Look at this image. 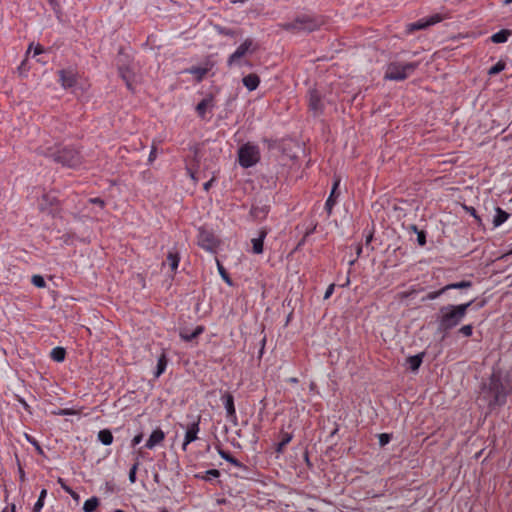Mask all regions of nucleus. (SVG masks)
<instances>
[{
	"label": "nucleus",
	"mask_w": 512,
	"mask_h": 512,
	"mask_svg": "<svg viewBox=\"0 0 512 512\" xmlns=\"http://www.w3.org/2000/svg\"><path fill=\"white\" fill-rule=\"evenodd\" d=\"M512 386L508 373L500 368H493L487 381L481 384L480 400L487 403L490 411L502 407L507 402V396L511 393Z\"/></svg>",
	"instance_id": "1"
},
{
	"label": "nucleus",
	"mask_w": 512,
	"mask_h": 512,
	"mask_svg": "<svg viewBox=\"0 0 512 512\" xmlns=\"http://www.w3.org/2000/svg\"><path fill=\"white\" fill-rule=\"evenodd\" d=\"M473 303L474 299H471L462 304H448L440 307L436 315L437 332L445 338L452 329L463 321Z\"/></svg>",
	"instance_id": "2"
},
{
	"label": "nucleus",
	"mask_w": 512,
	"mask_h": 512,
	"mask_svg": "<svg viewBox=\"0 0 512 512\" xmlns=\"http://www.w3.org/2000/svg\"><path fill=\"white\" fill-rule=\"evenodd\" d=\"M46 157L54 162L60 163L68 168H77L82 164L83 156L81 152L72 145L63 147L48 148L42 152Z\"/></svg>",
	"instance_id": "3"
},
{
	"label": "nucleus",
	"mask_w": 512,
	"mask_h": 512,
	"mask_svg": "<svg viewBox=\"0 0 512 512\" xmlns=\"http://www.w3.org/2000/svg\"><path fill=\"white\" fill-rule=\"evenodd\" d=\"M326 23L325 17L314 14H300L292 21L281 24L282 29L294 33H311L319 30Z\"/></svg>",
	"instance_id": "4"
},
{
	"label": "nucleus",
	"mask_w": 512,
	"mask_h": 512,
	"mask_svg": "<svg viewBox=\"0 0 512 512\" xmlns=\"http://www.w3.org/2000/svg\"><path fill=\"white\" fill-rule=\"evenodd\" d=\"M419 66V62H391L388 64L384 79L403 81L407 79Z\"/></svg>",
	"instance_id": "5"
},
{
	"label": "nucleus",
	"mask_w": 512,
	"mask_h": 512,
	"mask_svg": "<svg viewBox=\"0 0 512 512\" xmlns=\"http://www.w3.org/2000/svg\"><path fill=\"white\" fill-rule=\"evenodd\" d=\"M261 158L260 148L252 143H245L238 149V162L243 168L255 166Z\"/></svg>",
	"instance_id": "6"
},
{
	"label": "nucleus",
	"mask_w": 512,
	"mask_h": 512,
	"mask_svg": "<svg viewBox=\"0 0 512 512\" xmlns=\"http://www.w3.org/2000/svg\"><path fill=\"white\" fill-rule=\"evenodd\" d=\"M132 60L130 56L120 51L116 59V65L119 76L124 80L129 90H133L134 71L131 67Z\"/></svg>",
	"instance_id": "7"
},
{
	"label": "nucleus",
	"mask_w": 512,
	"mask_h": 512,
	"mask_svg": "<svg viewBox=\"0 0 512 512\" xmlns=\"http://www.w3.org/2000/svg\"><path fill=\"white\" fill-rule=\"evenodd\" d=\"M197 243L201 248L207 251H214L217 248L219 241L213 231L201 227L198 230Z\"/></svg>",
	"instance_id": "8"
},
{
	"label": "nucleus",
	"mask_w": 512,
	"mask_h": 512,
	"mask_svg": "<svg viewBox=\"0 0 512 512\" xmlns=\"http://www.w3.org/2000/svg\"><path fill=\"white\" fill-rule=\"evenodd\" d=\"M257 50V45L254 43V41L251 38H247L238 48L235 50L234 53H232L228 60L227 65L232 66L234 64H237L239 60L244 57L246 54L254 53Z\"/></svg>",
	"instance_id": "9"
},
{
	"label": "nucleus",
	"mask_w": 512,
	"mask_h": 512,
	"mask_svg": "<svg viewBox=\"0 0 512 512\" xmlns=\"http://www.w3.org/2000/svg\"><path fill=\"white\" fill-rule=\"evenodd\" d=\"M472 287V282L463 280L456 283H450L442 287L437 291L429 292L426 296L423 297V301L425 300H435L441 295L447 294L450 290H467Z\"/></svg>",
	"instance_id": "10"
},
{
	"label": "nucleus",
	"mask_w": 512,
	"mask_h": 512,
	"mask_svg": "<svg viewBox=\"0 0 512 512\" xmlns=\"http://www.w3.org/2000/svg\"><path fill=\"white\" fill-rule=\"evenodd\" d=\"M308 107L314 117H319L324 113L325 103L322 95L317 89H310L308 92Z\"/></svg>",
	"instance_id": "11"
},
{
	"label": "nucleus",
	"mask_w": 512,
	"mask_h": 512,
	"mask_svg": "<svg viewBox=\"0 0 512 512\" xmlns=\"http://www.w3.org/2000/svg\"><path fill=\"white\" fill-rule=\"evenodd\" d=\"M442 17L439 14L432 15L426 19H420L416 22L409 23L406 27L408 34H412L415 31L426 29L436 23H439Z\"/></svg>",
	"instance_id": "12"
},
{
	"label": "nucleus",
	"mask_w": 512,
	"mask_h": 512,
	"mask_svg": "<svg viewBox=\"0 0 512 512\" xmlns=\"http://www.w3.org/2000/svg\"><path fill=\"white\" fill-rule=\"evenodd\" d=\"M221 401L224 405V408L226 410V417L234 424L237 425V414H236V408L234 404V397L231 393L225 392L221 396Z\"/></svg>",
	"instance_id": "13"
},
{
	"label": "nucleus",
	"mask_w": 512,
	"mask_h": 512,
	"mask_svg": "<svg viewBox=\"0 0 512 512\" xmlns=\"http://www.w3.org/2000/svg\"><path fill=\"white\" fill-rule=\"evenodd\" d=\"M270 212V205L258 200L252 204L250 215L254 220H264Z\"/></svg>",
	"instance_id": "14"
},
{
	"label": "nucleus",
	"mask_w": 512,
	"mask_h": 512,
	"mask_svg": "<svg viewBox=\"0 0 512 512\" xmlns=\"http://www.w3.org/2000/svg\"><path fill=\"white\" fill-rule=\"evenodd\" d=\"M199 424H200V420L198 419L197 421H194V422H192L191 424H189L187 426L185 437H184V441H183V444H182V450L183 451L187 450V446L191 442H194L195 440L198 439V433L200 431Z\"/></svg>",
	"instance_id": "15"
},
{
	"label": "nucleus",
	"mask_w": 512,
	"mask_h": 512,
	"mask_svg": "<svg viewBox=\"0 0 512 512\" xmlns=\"http://www.w3.org/2000/svg\"><path fill=\"white\" fill-rule=\"evenodd\" d=\"M340 184V180L337 179L332 187V190L330 192V195L328 196L326 202H325V210L327 211V214L330 216L332 214L333 207L335 206L337 202V198L339 196V192H337L338 187Z\"/></svg>",
	"instance_id": "16"
},
{
	"label": "nucleus",
	"mask_w": 512,
	"mask_h": 512,
	"mask_svg": "<svg viewBox=\"0 0 512 512\" xmlns=\"http://www.w3.org/2000/svg\"><path fill=\"white\" fill-rule=\"evenodd\" d=\"M204 330L205 328L202 325H198L193 331H189L188 328H183L180 330L179 336L184 342H191L200 336Z\"/></svg>",
	"instance_id": "17"
},
{
	"label": "nucleus",
	"mask_w": 512,
	"mask_h": 512,
	"mask_svg": "<svg viewBox=\"0 0 512 512\" xmlns=\"http://www.w3.org/2000/svg\"><path fill=\"white\" fill-rule=\"evenodd\" d=\"M165 439V433L160 428L155 429L145 443L147 449H153Z\"/></svg>",
	"instance_id": "18"
},
{
	"label": "nucleus",
	"mask_w": 512,
	"mask_h": 512,
	"mask_svg": "<svg viewBox=\"0 0 512 512\" xmlns=\"http://www.w3.org/2000/svg\"><path fill=\"white\" fill-rule=\"evenodd\" d=\"M59 74H60L61 85L64 88L67 89V88H72L75 86L77 79H76L75 74L72 71L61 70L59 72Z\"/></svg>",
	"instance_id": "19"
},
{
	"label": "nucleus",
	"mask_w": 512,
	"mask_h": 512,
	"mask_svg": "<svg viewBox=\"0 0 512 512\" xmlns=\"http://www.w3.org/2000/svg\"><path fill=\"white\" fill-rule=\"evenodd\" d=\"M57 205H58V199L55 195H53L51 193L43 194V196L39 202V207L42 211H48L49 208H52Z\"/></svg>",
	"instance_id": "20"
},
{
	"label": "nucleus",
	"mask_w": 512,
	"mask_h": 512,
	"mask_svg": "<svg viewBox=\"0 0 512 512\" xmlns=\"http://www.w3.org/2000/svg\"><path fill=\"white\" fill-rule=\"evenodd\" d=\"M267 234H268L267 229L262 228L259 231V236L257 238H253L251 240L253 253L261 254L263 252L264 239L266 238Z\"/></svg>",
	"instance_id": "21"
},
{
	"label": "nucleus",
	"mask_w": 512,
	"mask_h": 512,
	"mask_svg": "<svg viewBox=\"0 0 512 512\" xmlns=\"http://www.w3.org/2000/svg\"><path fill=\"white\" fill-rule=\"evenodd\" d=\"M216 448L221 458H223L224 460H226L227 462H229L230 464L237 468L247 470V466L240 462L238 459H236L234 456H232L228 451L223 450L221 447Z\"/></svg>",
	"instance_id": "22"
},
{
	"label": "nucleus",
	"mask_w": 512,
	"mask_h": 512,
	"mask_svg": "<svg viewBox=\"0 0 512 512\" xmlns=\"http://www.w3.org/2000/svg\"><path fill=\"white\" fill-rule=\"evenodd\" d=\"M243 85L249 90L254 91L260 84V78L257 74L251 73L242 79Z\"/></svg>",
	"instance_id": "23"
},
{
	"label": "nucleus",
	"mask_w": 512,
	"mask_h": 512,
	"mask_svg": "<svg viewBox=\"0 0 512 512\" xmlns=\"http://www.w3.org/2000/svg\"><path fill=\"white\" fill-rule=\"evenodd\" d=\"M180 261V255L177 250H170L166 256V262L173 273L176 272Z\"/></svg>",
	"instance_id": "24"
},
{
	"label": "nucleus",
	"mask_w": 512,
	"mask_h": 512,
	"mask_svg": "<svg viewBox=\"0 0 512 512\" xmlns=\"http://www.w3.org/2000/svg\"><path fill=\"white\" fill-rule=\"evenodd\" d=\"M424 355H425V353L421 352L419 354H416V355H413V356H409L407 358L406 361H407L411 371H413V372L418 371L419 367L421 366V364L423 362Z\"/></svg>",
	"instance_id": "25"
},
{
	"label": "nucleus",
	"mask_w": 512,
	"mask_h": 512,
	"mask_svg": "<svg viewBox=\"0 0 512 512\" xmlns=\"http://www.w3.org/2000/svg\"><path fill=\"white\" fill-rule=\"evenodd\" d=\"M509 216L510 215L508 212L504 211L500 207H496L495 216L493 218L494 227H499L500 225H502L509 218Z\"/></svg>",
	"instance_id": "26"
},
{
	"label": "nucleus",
	"mask_w": 512,
	"mask_h": 512,
	"mask_svg": "<svg viewBox=\"0 0 512 512\" xmlns=\"http://www.w3.org/2000/svg\"><path fill=\"white\" fill-rule=\"evenodd\" d=\"M213 99L211 97L202 99L196 106L198 115L202 118L205 117L206 111L209 107H212Z\"/></svg>",
	"instance_id": "27"
},
{
	"label": "nucleus",
	"mask_w": 512,
	"mask_h": 512,
	"mask_svg": "<svg viewBox=\"0 0 512 512\" xmlns=\"http://www.w3.org/2000/svg\"><path fill=\"white\" fill-rule=\"evenodd\" d=\"M97 439L105 446L113 443V434L109 429H102L97 434Z\"/></svg>",
	"instance_id": "28"
},
{
	"label": "nucleus",
	"mask_w": 512,
	"mask_h": 512,
	"mask_svg": "<svg viewBox=\"0 0 512 512\" xmlns=\"http://www.w3.org/2000/svg\"><path fill=\"white\" fill-rule=\"evenodd\" d=\"M511 34H512V31H510V30H507V29L500 30L491 36V41L493 43H497V44L505 43L508 41V38Z\"/></svg>",
	"instance_id": "29"
},
{
	"label": "nucleus",
	"mask_w": 512,
	"mask_h": 512,
	"mask_svg": "<svg viewBox=\"0 0 512 512\" xmlns=\"http://www.w3.org/2000/svg\"><path fill=\"white\" fill-rule=\"evenodd\" d=\"M220 471L217 469H210L205 471L204 473H197L195 474L196 479L204 480V481H211L212 478H218L220 477Z\"/></svg>",
	"instance_id": "30"
},
{
	"label": "nucleus",
	"mask_w": 512,
	"mask_h": 512,
	"mask_svg": "<svg viewBox=\"0 0 512 512\" xmlns=\"http://www.w3.org/2000/svg\"><path fill=\"white\" fill-rule=\"evenodd\" d=\"M167 357L165 353H162L157 361L156 371H155V377L158 378L161 374H163L167 367Z\"/></svg>",
	"instance_id": "31"
},
{
	"label": "nucleus",
	"mask_w": 512,
	"mask_h": 512,
	"mask_svg": "<svg viewBox=\"0 0 512 512\" xmlns=\"http://www.w3.org/2000/svg\"><path fill=\"white\" fill-rule=\"evenodd\" d=\"M66 351L63 347H55L51 350L50 357L55 362H63L65 360Z\"/></svg>",
	"instance_id": "32"
},
{
	"label": "nucleus",
	"mask_w": 512,
	"mask_h": 512,
	"mask_svg": "<svg viewBox=\"0 0 512 512\" xmlns=\"http://www.w3.org/2000/svg\"><path fill=\"white\" fill-rule=\"evenodd\" d=\"M98 506H99V499L97 497L93 496L84 502L83 511L84 512H94Z\"/></svg>",
	"instance_id": "33"
},
{
	"label": "nucleus",
	"mask_w": 512,
	"mask_h": 512,
	"mask_svg": "<svg viewBox=\"0 0 512 512\" xmlns=\"http://www.w3.org/2000/svg\"><path fill=\"white\" fill-rule=\"evenodd\" d=\"M505 67H506V63L504 61L500 60L488 70V75L489 76L497 75L500 72H502L505 69Z\"/></svg>",
	"instance_id": "34"
},
{
	"label": "nucleus",
	"mask_w": 512,
	"mask_h": 512,
	"mask_svg": "<svg viewBox=\"0 0 512 512\" xmlns=\"http://www.w3.org/2000/svg\"><path fill=\"white\" fill-rule=\"evenodd\" d=\"M208 69L204 67H191L189 73L194 75L199 81L207 74Z\"/></svg>",
	"instance_id": "35"
},
{
	"label": "nucleus",
	"mask_w": 512,
	"mask_h": 512,
	"mask_svg": "<svg viewBox=\"0 0 512 512\" xmlns=\"http://www.w3.org/2000/svg\"><path fill=\"white\" fill-rule=\"evenodd\" d=\"M215 28H216V31L220 35H223V36L235 37V36L238 35L237 31L234 30V29H231V28L223 27V26H220V25H217Z\"/></svg>",
	"instance_id": "36"
},
{
	"label": "nucleus",
	"mask_w": 512,
	"mask_h": 512,
	"mask_svg": "<svg viewBox=\"0 0 512 512\" xmlns=\"http://www.w3.org/2000/svg\"><path fill=\"white\" fill-rule=\"evenodd\" d=\"M218 271H219V274L221 275L222 279L229 285V286H232L233 285V281L230 277V275L228 274V272L226 271V269L218 262Z\"/></svg>",
	"instance_id": "37"
},
{
	"label": "nucleus",
	"mask_w": 512,
	"mask_h": 512,
	"mask_svg": "<svg viewBox=\"0 0 512 512\" xmlns=\"http://www.w3.org/2000/svg\"><path fill=\"white\" fill-rule=\"evenodd\" d=\"M46 496H47V490L42 489L40 492V495L38 497V500L34 504V510H41L43 508Z\"/></svg>",
	"instance_id": "38"
},
{
	"label": "nucleus",
	"mask_w": 512,
	"mask_h": 512,
	"mask_svg": "<svg viewBox=\"0 0 512 512\" xmlns=\"http://www.w3.org/2000/svg\"><path fill=\"white\" fill-rule=\"evenodd\" d=\"M139 465H140V462L138 461V459L134 462V464L131 466L130 470H129V481L131 483H135L136 482V474H137V470L139 468Z\"/></svg>",
	"instance_id": "39"
},
{
	"label": "nucleus",
	"mask_w": 512,
	"mask_h": 512,
	"mask_svg": "<svg viewBox=\"0 0 512 512\" xmlns=\"http://www.w3.org/2000/svg\"><path fill=\"white\" fill-rule=\"evenodd\" d=\"M31 282L33 285H35L38 288H43L46 286V282L41 275H33Z\"/></svg>",
	"instance_id": "40"
},
{
	"label": "nucleus",
	"mask_w": 512,
	"mask_h": 512,
	"mask_svg": "<svg viewBox=\"0 0 512 512\" xmlns=\"http://www.w3.org/2000/svg\"><path fill=\"white\" fill-rule=\"evenodd\" d=\"M458 333L462 334L465 337L472 336V334H473V325L472 324H467V325L462 326L458 330Z\"/></svg>",
	"instance_id": "41"
},
{
	"label": "nucleus",
	"mask_w": 512,
	"mask_h": 512,
	"mask_svg": "<svg viewBox=\"0 0 512 512\" xmlns=\"http://www.w3.org/2000/svg\"><path fill=\"white\" fill-rule=\"evenodd\" d=\"M25 439L36 448L38 453H40V454L43 453V450H42L39 442L33 436L25 433Z\"/></svg>",
	"instance_id": "42"
},
{
	"label": "nucleus",
	"mask_w": 512,
	"mask_h": 512,
	"mask_svg": "<svg viewBox=\"0 0 512 512\" xmlns=\"http://www.w3.org/2000/svg\"><path fill=\"white\" fill-rule=\"evenodd\" d=\"M392 439V436L391 434H388V433H381L379 435V445L381 447H384L385 445H387Z\"/></svg>",
	"instance_id": "43"
},
{
	"label": "nucleus",
	"mask_w": 512,
	"mask_h": 512,
	"mask_svg": "<svg viewBox=\"0 0 512 512\" xmlns=\"http://www.w3.org/2000/svg\"><path fill=\"white\" fill-rule=\"evenodd\" d=\"M417 234V243L419 246L423 247L426 244V232L424 230H419Z\"/></svg>",
	"instance_id": "44"
},
{
	"label": "nucleus",
	"mask_w": 512,
	"mask_h": 512,
	"mask_svg": "<svg viewBox=\"0 0 512 512\" xmlns=\"http://www.w3.org/2000/svg\"><path fill=\"white\" fill-rule=\"evenodd\" d=\"M280 438H281V442L284 443L285 445H287L288 443H290V441L292 440L293 438V435L291 433H288V432H284V431H281L280 433Z\"/></svg>",
	"instance_id": "45"
},
{
	"label": "nucleus",
	"mask_w": 512,
	"mask_h": 512,
	"mask_svg": "<svg viewBox=\"0 0 512 512\" xmlns=\"http://www.w3.org/2000/svg\"><path fill=\"white\" fill-rule=\"evenodd\" d=\"M142 440H143V433H139V434L135 435L133 437V439L131 440V447L135 448L137 445H139L141 443Z\"/></svg>",
	"instance_id": "46"
},
{
	"label": "nucleus",
	"mask_w": 512,
	"mask_h": 512,
	"mask_svg": "<svg viewBox=\"0 0 512 512\" xmlns=\"http://www.w3.org/2000/svg\"><path fill=\"white\" fill-rule=\"evenodd\" d=\"M88 201L91 204L98 205L100 208H104L105 206V201L100 197L90 198Z\"/></svg>",
	"instance_id": "47"
},
{
	"label": "nucleus",
	"mask_w": 512,
	"mask_h": 512,
	"mask_svg": "<svg viewBox=\"0 0 512 512\" xmlns=\"http://www.w3.org/2000/svg\"><path fill=\"white\" fill-rule=\"evenodd\" d=\"M75 412L72 410V409H60L59 411L57 412H54V414L56 415H60V416H68V415H73Z\"/></svg>",
	"instance_id": "48"
},
{
	"label": "nucleus",
	"mask_w": 512,
	"mask_h": 512,
	"mask_svg": "<svg viewBox=\"0 0 512 512\" xmlns=\"http://www.w3.org/2000/svg\"><path fill=\"white\" fill-rule=\"evenodd\" d=\"M334 289H335V284H330L327 289H326V292L324 294V299H329L331 297V295L333 294L334 292Z\"/></svg>",
	"instance_id": "49"
},
{
	"label": "nucleus",
	"mask_w": 512,
	"mask_h": 512,
	"mask_svg": "<svg viewBox=\"0 0 512 512\" xmlns=\"http://www.w3.org/2000/svg\"><path fill=\"white\" fill-rule=\"evenodd\" d=\"M156 157H157V149L155 146H153L150 151V154H149L148 162L152 163L156 159Z\"/></svg>",
	"instance_id": "50"
},
{
	"label": "nucleus",
	"mask_w": 512,
	"mask_h": 512,
	"mask_svg": "<svg viewBox=\"0 0 512 512\" xmlns=\"http://www.w3.org/2000/svg\"><path fill=\"white\" fill-rule=\"evenodd\" d=\"M187 174L190 176V178L194 181L197 180L196 178V172L191 167H186Z\"/></svg>",
	"instance_id": "51"
},
{
	"label": "nucleus",
	"mask_w": 512,
	"mask_h": 512,
	"mask_svg": "<svg viewBox=\"0 0 512 512\" xmlns=\"http://www.w3.org/2000/svg\"><path fill=\"white\" fill-rule=\"evenodd\" d=\"M464 209L466 210L467 213H469L472 217L475 216V214L477 213L476 209L472 206H464Z\"/></svg>",
	"instance_id": "52"
},
{
	"label": "nucleus",
	"mask_w": 512,
	"mask_h": 512,
	"mask_svg": "<svg viewBox=\"0 0 512 512\" xmlns=\"http://www.w3.org/2000/svg\"><path fill=\"white\" fill-rule=\"evenodd\" d=\"M285 447H286V445L280 441V442L277 444L276 452H277V453H283V451H284Z\"/></svg>",
	"instance_id": "53"
},
{
	"label": "nucleus",
	"mask_w": 512,
	"mask_h": 512,
	"mask_svg": "<svg viewBox=\"0 0 512 512\" xmlns=\"http://www.w3.org/2000/svg\"><path fill=\"white\" fill-rule=\"evenodd\" d=\"M19 402L27 412L31 413V408L24 399H20Z\"/></svg>",
	"instance_id": "54"
},
{
	"label": "nucleus",
	"mask_w": 512,
	"mask_h": 512,
	"mask_svg": "<svg viewBox=\"0 0 512 512\" xmlns=\"http://www.w3.org/2000/svg\"><path fill=\"white\" fill-rule=\"evenodd\" d=\"M213 182H214V179H213V178H212V179H210L209 181H207V182L203 185L204 190H205V191H208V190L211 188V186H212Z\"/></svg>",
	"instance_id": "55"
},
{
	"label": "nucleus",
	"mask_w": 512,
	"mask_h": 512,
	"mask_svg": "<svg viewBox=\"0 0 512 512\" xmlns=\"http://www.w3.org/2000/svg\"><path fill=\"white\" fill-rule=\"evenodd\" d=\"M407 229H408L409 232H413V233H418V231H419L417 226L414 225V224L409 225Z\"/></svg>",
	"instance_id": "56"
},
{
	"label": "nucleus",
	"mask_w": 512,
	"mask_h": 512,
	"mask_svg": "<svg viewBox=\"0 0 512 512\" xmlns=\"http://www.w3.org/2000/svg\"><path fill=\"white\" fill-rule=\"evenodd\" d=\"M373 239V233L372 232H369L366 236V239H365V244L368 246L370 244V242L372 241Z\"/></svg>",
	"instance_id": "57"
},
{
	"label": "nucleus",
	"mask_w": 512,
	"mask_h": 512,
	"mask_svg": "<svg viewBox=\"0 0 512 512\" xmlns=\"http://www.w3.org/2000/svg\"><path fill=\"white\" fill-rule=\"evenodd\" d=\"M43 47L41 45H37L34 49V55H39L43 52Z\"/></svg>",
	"instance_id": "58"
},
{
	"label": "nucleus",
	"mask_w": 512,
	"mask_h": 512,
	"mask_svg": "<svg viewBox=\"0 0 512 512\" xmlns=\"http://www.w3.org/2000/svg\"><path fill=\"white\" fill-rule=\"evenodd\" d=\"M145 454H146V453H145V452H143V451H142V449L140 448V449L137 451V456H136L135 461H136L137 459L144 458V457H145ZM138 461L140 462V460H138Z\"/></svg>",
	"instance_id": "59"
},
{
	"label": "nucleus",
	"mask_w": 512,
	"mask_h": 512,
	"mask_svg": "<svg viewBox=\"0 0 512 512\" xmlns=\"http://www.w3.org/2000/svg\"><path fill=\"white\" fill-rule=\"evenodd\" d=\"M75 501H79L80 499V496L77 492H75L74 490L69 494Z\"/></svg>",
	"instance_id": "60"
},
{
	"label": "nucleus",
	"mask_w": 512,
	"mask_h": 512,
	"mask_svg": "<svg viewBox=\"0 0 512 512\" xmlns=\"http://www.w3.org/2000/svg\"><path fill=\"white\" fill-rule=\"evenodd\" d=\"M460 291H463V290H460ZM462 294H463V292H460V293H459V295H458V293H455V295H454V296H450V298H451L452 300H454V301H458V300H460V299H461V297H460V296H461Z\"/></svg>",
	"instance_id": "61"
},
{
	"label": "nucleus",
	"mask_w": 512,
	"mask_h": 512,
	"mask_svg": "<svg viewBox=\"0 0 512 512\" xmlns=\"http://www.w3.org/2000/svg\"><path fill=\"white\" fill-rule=\"evenodd\" d=\"M473 217H474V219L476 220L477 224H478L479 226H481V225H482V219H481V217H480L477 213H476V214H475V216H473Z\"/></svg>",
	"instance_id": "62"
},
{
	"label": "nucleus",
	"mask_w": 512,
	"mask_h": 512,
	"mask_svg": "<svg viewBox=\"0 0 512 512\" xmlns=\"http://www.w3.org/2000/svg\"><path fill=\"white\" fill-rule=\"evenodd\" d=\"M473 217H474V219L476 220L477 224H478L479 226H481V225H482V219H481V217H480L477 213H476V214H475V216H473Z\"/></svg>",
	"instance_id": "63"
},
{
	"label": "nucleus",
	"mask_w": 512,
	"mask_h": 512,
	"mask_svg": "<svg viewBox=\"0 0 512 512\" xmlns=\"http://www.w3.org/2000/svg\"><path fill=\"white\" fill-rule=\"evenodd\" d=\"M62 489L68 494H70L73 491V489L68 485H63Z\"/></svg>",
	"instance_id": "64"
}]
</instances>
